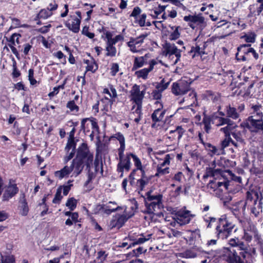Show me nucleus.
<instances>
[{
	"label": "nucleus",
	"mask_w": 263,
	"mask_h": 263,
	"mask_svg": "<svg viewBox=\"0 0 263 263\" xmlns=\"http://www.w3.org/2000/svg\"><path fill=\"white\" fill-rule=\"evenodd\" d=\"M147 36V34H141L137 37L130 38L129 41L127 43L130 50L133 53L139 52L140 51L139 48L143 43L144 39Z\"/></svg>",
	"instance_id": "obj_12"
},
{
	"label": "nucleus",
	"mask_w": 263,
	"mask_h": 263,
	"mask_svg": "<svg viewBox=\"0 0 263 263\" xmlns=\"http://www.w3.org/2000/svg\"><path fill=\"white\" fill-rule=\"evenodd\" d=\"M68 123H69V124H70L69 126L73 127L72 129L69 133V139H74V134L76 132L75 126H77V125L78 124V122H73L72 121H69Z\"/></svg>",
	"instance_id": "obj_54"
},
{
	"label": "nucleus",
	"mask_w": 263,
	"mask_h": 263,
	"mask_svg": "<svg viewBox=\"0 0 263 263\" xmlns=\"http://www.w3.org/2000/svg\"><path fill=\"white\" fill-rule=\"evenodd\" d=\"M152 97L153 99L157 100V101H159L158 100L161 99L162 92L156 88V89L154 90L152 92Z\"/></svg>",
	"instance_id": "obj_58"
},
{
	"label": "nucleus",
	"mask_w": 263,
	"mask_h": 263,
	"mask_svg": "<svg viewBox=\"0 0 263 263\" xmlns=\"http://www.w3.org/2000/svg\"><path fill=\"white\" fill-rule=\"evenodd\" d=\"M66 205L71 211H73L76 208L77 201L74 198H71L67 200Z\"/></svg>",
	"instance_id": "obj_50"
},
{
	"label": "nucleus",
	"mask_w": 263,
	"mask_h": 263,
	"mask_svg": "<svg viewBox=\"0 0 263 263\" xmlns=\"http://www.w3.org/2000/svg\"><path fill=\"white\" fill-rule=\"evenodd\" d=\"M76 143L74 142V139H68L67 143L65 147V151L67 153H69L70 149L75 151Z\"/></svg>",
	"instance_id": "obj_41"
},
{
	"label": "nucleus",
	"mask_w": 263,
	"mask_h": 263,
	"mask_svg": "<svg viewBox=\"0 0 263 263\" xmlns=\"http://www.w3.org/2000/svg\"><path fill=\"white\" fill-rule=\"evenodd\" d=\"M34 71L32 69H30L28 71V79L31 85H34L37 83L36 80L33 78Z\"/></svg>",
	"instance_id": "obj_60"
},
{
	"label": "nucleus",
	"mask_w": 263,
	"mask_h": 263,
	"mask_svg": "<svg viewBox=\"0 0 263 263\" xmlns=\"http://www.w3.org/2000/svg\"><path fill=\"white\" fill-rule=\"evenodd\" d=\"M252 109L253 111L251 116H254V119H255L256 116H257V119H260L262 118L263 114L261 105H254L252 107Z\"/></svg>",
	"instance_id": "obj_34"
},
{
	"label": "nucleus",
	"mask_w": 263,
	"mask_h": 263,
	"mask_svg": "<svg viewBox=\"0 0 263 263\" xmlns=\"http://www.w3.org/2000/svg\"><path fill=\"white\" fill-rule=\"evenodd\" d=\"M133 215L134 213H132L130 215H127L126 210H125V213L122 215L116 214L112 217L108 224L109 229L111 230L116 228L118 229H120L124 225L128 219Z\"/></svg>",
	"instance_id": "obj_7"
},
{
	"label": "nucleus",
	"mask_w": 263,
	"mask_h": 263,
	"mask_svg": "<svg viewBox=\"0 0 263 263\" xmlns=\"http://www.w3.org/2000/svg\"><path fill=\"white\" fill-rule=\"evenodd\" d=\"M222 173L221 169H214L212 167H209L206 168V175L204 176V177H207L208 176L216 177L218 175H220Z\"/></svg>",
	"instance_id": "obj_33"
},
{
	"label": "nucleus",
	"mask_w": 263,
	"mask_h": 263,
	"mask_svg": "<svg viewBox=\"0 0 263 263\" xmlns=\"http://www.w3.org/2000/svg\"><path fill=\"white\" fill-rule=\"evenodd\" d=\"M21 37V35L18 33H13L9 39H7V41L9 42L8 46L10 47L11 45L14 46L15 43L17 44L20 43L19 39Z\"/></svg>",
	"instance_id": "obj_38"
},
{
	"label": "nucleus",
	"mask_w": 263,
	"mask_h": 263,
	"mask_svg": "<svg viewBox=\"0 0 263 263\" xmlns=\"http://www.w3.org/2000/svg\"><path fill=\"white\" fill-rule=\"evenodd\" d=\"M51 14V12H50L48 9H42L37 14L36 17L37 18L45 19L50 16Z\"/></svg>",
	"instance_id": "obj_43"
},
{
	"label": "nucleus",
	"mask_w": 263,
	"mask_h": 263,
	"mask_svg": "<svg viewBox=\"0 0 263 263\" xmlns=\"http://www.w3.org/2000/svg\"><path fill=\"white\" fill-rule=\"evenodd\" d=\"M212 122V118L205 116L202 120V123L204 125V129L207 133H209L211 129V123Z\"/></svg>",
	"instance_id": "obj_32"
},
{
	"label": "nucleus",
	"mask_w": 263,
	"mask_h": 263,
	"mask_svg": "<svg viewBox=\"0 0 263 263\" xmlns=\"http://www.w3.org/2000/svg\"><path fill=\"white\" fill-rule=\"evenodd\" d=\"M185 132V130L181 126H178L175 130H171L170 134L176 133L178 137L177 138L179 140L182 137Z\"/></svg>",
	"instance_id": "obj_40"
},
{
	"label": "nucleus",
	"mask_w": 263,
	"mask_h": 263,
	"mask_svg": "<svg viewBox=\"0 0 263 263\" xmlns=\"http://www.w3.org/2000/svg\"><path fill=\"white\" fill-rule=\"evenodd\" d=\"M151 236V235H148L147 236V237H140L138 239H137L136 240V241H134L133 243H132V246H134L135 245H138V244H142V243H143L144 242H145V241L148 240L150 238Z\"/></svg>",
	"instance_id": "obj_57"
},
{
	"label": "nucleus",
	"mask_w": 263,
	"mask_h": 263,
	"mask_svg": "<svg viewBox=\"0 0 263 263\" xmlns=\"http://www.w3.org/2000/svg\"><path fill=\"white\" fill-rule=\"evenodd\" d=\"M121 209V206L117 205V203L115 201H109L106 204L98 205L96 207L97 210H102L104 213L107 215Z\"/></svg>",
	"instance_id": "obj_16"
},
{
	"label": "nucleus",
	"mask_w": 263,
	"mask_h": 263,
	"mask_svg": "<svg viewBox=\"0 0 263 263\" xmlns=\"http://www.w3.org/2000/svg\"><path fill=\"white\" fill-rule=\"evenodd\" d=\"M82 33L86 36H87L89 39H92L95 36V34L93 33H91L89 32V27L85 26L83 27Z\"/></svg>",
	"instance_id": "obj_59"
},
{
	"label": "nucleus",
	"mask_w": 263,
	"mask_h": 263,
	"mask_svg": "<svg viewBox=\"0 0 263 263\" xmlns=\"http://www.w3.org/2000/svg\"><path fill=\"white\" fill-rule=\"evenodd\" d=\"M238 221L243 230V239L248 242H251L258 233L256 228L249 219L239 218Z\"/></svg>",
	"instance_id": "obj_3"
},
{
	"label": "nucleus",
	"mask_w": 263,
	"mask_h": 263,
	"mask_svg": "<svg viewBox=\"0 0 263 263\" xmlns=\"http://www.w3.org/2000/svg\"><path fill=\"white\" fill-rule=\"evenodd\" d=\"M70 17L72 18V21L71 23L68 22H66L65 24L66 26L74 33H77L80 30V25L81 23L80 18H76V17L74 16H71Z\"/></svg>",
	"instance_id": "obj_23"
},
{
	"label": "nucleus",
	"mask_w": 263,
	"mask_h": 263,
	"mask_svg": "<svg viewBox=\"0 0 263 263\" xmlns=\"http://www.w3.org/2000/svg\"><path fill=\"white\" fill-rule=\"evenodd\" d=\"M194 217L189 211H179L176 214L175 219L179 226H183L188 224Z\"/></svg>",
	"instance_id": "obj_15"
},
{
	"label": "nucleus",
	"mask_w": 263,
	"mask_h": 263,
	"mask_svg": "<svg viewBox=\"0 0 263 263\" xmlns=\"http://www.w3.org/2000/svg\"><path fill=\"white\" fill-rule=\"evenodd\" d=\"M152 176L149 177L141 178L137 181L136 185L140 191L143 190L144 187L148 184L152 178Z\"/></svg>",
	"instance_id": "obj_31"
},
{
	"label": "nucleus",
	"mask_w": 263,
	"mask_h": 263,
	"mask_svg": "<svg viewBox=\"0 0 263 263\" xmlns=\"http://www.w3.org/2000/svg\"><path fill=\"white\" fill-rule=\"evenodd\" d=\"M18 191L16 184L9 185L5 191L3 198L4 201H7L14 196Z\"/></svg>",
	"instance_id": "obj_22"
},
{
	"label": "nucleus",
	"mask_w": 263,
	"mask_h": 263,
	"mask_svg": "<svg viewBox=\"0 0 263 263\" xmlns=\"http://www.w3.org/2000/svg\"><path fill=\"white\" fill-rule=\"evenodd\" d=\"M227 117L226 118H229V119L232 118L234 120L237 119L239 115L237 112L236 109L235 107H232L230 105L227 106L226 109Z\"/></svg>",
	"instance_id": "obj_30"
},
{
	"label": "nucleus",
	"mask_w": 263,
	"mask_h": 263,
	"mask_svg": "<svg viewBox=\"0 0 263 263\" xmlns=\"http://www.w3.org/2000/svg\"><path fill=\"white\" fill-rule=\"evenodd\" d=\"M147 54L143 57H135L134 61L132 70H136V69L142 67L145 63L146 60Z\"/></svg>",
	"instance_id": "obj_28"
},
{
	"label": "nucleus",
	"mask_w": 263,
	"mask_h": 263,
	"mask_svg": "<svg viewBox=\"0 0 263 263\" xmlns=\"http://www.w3.org/2000/svg\"><path fill=\"white\" fill-rule=\"evenodd\" d=\"M196 253L191 250H186L184 252L179 253L177 254L178 257L185 258H194L196 257Z\"/></svg>",
	"instance_id": "obj_35"
},
{
	"label": "nucleus",
	"mask_w": 263,
	"mask_h": 263,
	"mask_svg": "<svg viewBox=\"0 0 263 263\" xmlns=\"http://www.w3.org/2000/svg\"><path fill=\"white\" fill-rule=\"evenodd\" d=\"M62 198V196H61V191L59 189L56 192L55 196L52 200V202L53 203H59Z\"/></svg>",
	"instance_id": "obj_63"
},
{
	"label": "nucleus",
	"mask_w": 263,
	"mask_h": 263,
	"mask_svg": "<svg viewBox=\"0 0 263 263\" xmlns=\"http://www.w3.org/2000/svg\"><path fill=\"white\" fill-rule=\"evenodd\" d=\"M225 256L229 263H245L243 259L237 255L236 249L232 248L224 249Z\"/></svg>",
	"instance_id": "obj_14"
},
{
	"label": "nucleus",
	"mask_w": 263,
	"mask_h": 263,
	"mask_svg": "<svg viewBox=\"0 0 263 263\" xmlns=\"http://www.w3.org/2000/svg\"><path fill=\"white\" fill-rule=\"evenodd\" d=\"M82 160H79L74 158L72 162V164L70 166V168H72V171H73V175L75 176H78L82 171L84 168V163Z\"/></svg>",
	"instance_id": "obj_20"
},
{
	"label": "nucleus",
	"mask_w": 263,
	"mask_h": 263,
	"mask_svg": "<svg viewBox=\"0 0 263 263\" xmlns=\"http://www.w3.org/2000/svg\"><path fill=\"white\" fill-rule=\"evenodd\" d=\"M249 16H256L263 13V0H257L256 3L249 7Z\"/></svg>",
	"instance_id": "obj_18"
},
{
	"label": "nucleus",
	"mask_w": 263,
	"mask_h": 263,
	"mask_svg": "<svg viewBox=\"0 0 263 263\" xmlns=\"http://www.w3.org/2000/svg\"><path fill=\"white\" fill-rule=\"evenodd\" d=\"M183 19L185 22L195 23L201 30L206 26L204 18L200 15L185 16Z\"/></svg>",
	"instance_id": "obj_17"
},
{
	"label": "nucleus",
	"mask_w": 263,
	"mask_h": 263,
	"mask_svg": "<svg viewBox=\"0 0 263 263\" xmlns=\"http://www.w3.org/2000/svg\"><path fill=\"white\" fill-rule=\"evenodd\" d=\"M236 232L238 228L236 225L226 215H222L218 221V224L216 227V234L218 238L225 239L229 237L233 231Z\"/></svg>",
	"instance_id": "obj_2"
},
{
	"label": "nucleus",
	"mask_w": 263,
	"mask_h": 263,
	"mask_svg": "<svg viewBox=\"0 0 263 263\" xmlns=\"http://www.w3.org/2000/svg\"><path fill=\"white\" fill-rule=\"evenodd\" d=\"M132 96V100H133L136 104H142V100L145 93V89L140 91V86L137 84H135L130 91Z\"/></svg>",
	"instance_id": "obj_13"
},
{
	"label": "nucleus",
	"mask_w": 263,
	"mask_h": 263,
	"mask_svg": "<svg viewBox=\"0 0 263 263\" xmlns=\"http://www.w3.org/2000/svg\"><path fill=\"white\" fill-rule=\"evenodd\" d=\"M226 126L220 129V131L224 134L225 137H231L232 131L237 127V125L231 119L229 120L228 123H226Z\"/></svg>",
	"instance_id": "obj_25"
},
{
	"label": "nucleus",
	"mask_w": 263,
	"mask_h": 263,
	"mask_svg": "<svg viewBox=\"0 0 263 263\" xmlns=\"http://www.w3.org/2000/svg\"><path fill=\"white\" fill-rule=\"evenodd\" d=\"M162 167H163L161 166H157V172L155 174V176L157 177L160 175H164L169 173V167H166L164 168H163Z\"/></svg>",
	"instance_id": "obj_51"
},
{
	"label": "nucleus",
	"mask_w": 263,
	"mask_h": 263,
	"mask_svg": "<svg viewBox=\"0 0 263 263\" xmlns=\"http://www.w3.org/2000/svg\"><path fill=\"white\" fill-rule=\"evenodd\" d=\"M146 249H144L142 247H139L138 248H137L136 250H134L133 251V256H135L136 257L139 256L140 254L142 253H144L146 252Z\"/></svg>",
	"instance_id": "obj_64"
},
{
	"label": "nucleus",
	"mask_w": 263,
	"mask_h": 263,
	"mask_svg": "<svg viewBox=\"0 0 263 263\" xmlns=\"http://www.w3.org/2000/svg\"><path fill=\"white\" fill-rule=\"evenodd\" d=\"M230 143L232 144V138L231 137H225V138L221 142V150H223L225 148L228 147Z\"/></svg>",
	"instance_id": "obj_53"
},
{
	"label": "nucleus",
	"mask_w": 263,
	"mask_h": 263,
	"mask_svg": "<svg viewBox=\"0 0 263 263\" xmlns=\"http://www.w3.org/2000/svg\"><path fill=\"white\" fill-rule=\"evenodd\" d=\"M145 206L146 208V212L149 214H154L155 212L159 211L163 206L159 203L151 204L148 201L145 202Z\"/></svg>",
	"instance_id": "obj_27"
},
{
	"label": "nucleus",
	"mask_w": 263,
	"mask_h": 263,
	"mask_svg": "<svg viewBox=\"0 0 263 263\" xmlns=\"http://www.w3.org/2000/svg\"><path fill=\"white\" fill-rule=\"evenodd\" d=\"M119 70V66L117 63H112L110 68V74L115 76Z\"/></svg>",
	"instance_id": "obj_62"
},
{
	"label": "nucleus",
	"mask_w": 263,
	"mask_h": 263,
	"mask_svg": "<svg viewBox=\"0 0 263 263\" xmlns=\"http://www.w3.org/2000/svg\"><path fill=\"white\" fill-rule=\"evenodd\" d=\"M261 199L262 196L260 192L251 190L247 192L246 201H240L239 204L242 206L243 212L247 206L250 208L251 213L257 217L262 211Z\"/></svg>",
	"instance_id": "obj_1"
},
{
	"label": "nucleus",
	"mask_w": 263,
	"mask_h": 263,
	"mask_svg": "<svg viewBox=\"0 0 263 263\" xmlns=\"http://www.w3.org/2000/svg\"><path fill=\"white\" fill-rule=\"evenodd\" d=\"M237 245L236 247L237 250H241L242 252L240 253V254L245 258L246 257L245 254L247 253L248 251V246L245 245L242 241L240 240L237 241Z\"/></svg>",
	"instance_id": "obj_36"
},
{
	"label": "nucleus",
	"mask_w": 263,
	"mask_h": 263,
	"mask_svg": "<svg viewBox=\"0 0 263 263\" xmlns=\"http://www.w3.org/2000/svg\"><path fill=\"white\" fill-rule=\"evenodd\" d=\"M244 126L251 133L263 134L262 119H254V116H250L244 123Z\"/></svg>",
	"instance_id": "obj_4"
},
{
	"label": "nucleus",
	"mask_w": 263,
	"mask_h": 263,
	"mask_svg": "<svg viewBox=\"0 0 263 263\" xmlns=\"http://www.w3.org/2000/svg\"><path fill=\"white\" fill-rule=\"evenodd\" d=\"M256 36L255 33L250 32L242 36L241 38L244 39L247 43H254Z\"/></svg>",
	"instance_id": "obj_42"
},
{
	"label": "nucleus",
	"mask_w": 263,
	"mask_h": 263,
	"mask_svg": "<svg viewBox=\"0 0 263 263\" xmlns=\"http://www.w3.org/2000/svg\"><path fill=\"white\" fill-rule=\"evenodd\" d=\"M66 106L71 111L76 110V111H78L79 110V107L75 104L74 100L69 101L67 103Z\"/></svg>",
	"instance_id": "obj_56"
},
{
	"label": "nucleus",
	"mask_w": 263,
	"mask_h": 263,
	"mask_svg": "<svg viewBox=\"0 0 263 263\" xmlns=\"http://www.w3.org/2000/svg\"><path fill=\"white\" fill-rule=\"evenodd\" d=\"M136 107L134 105L133 106L132 110H133L135 107V110L133 111V114L136 116H142V104H136Z\"/></svg>",
	"instance_id": "obj_61"
},
{
	"label": "nucleus",
	"mask_w": 263,
	"mask_h": 263,
	"mask_svg": "<svg viewBox=\"0 0 263 263\" xmlns=\"http://www.w3.org/2000/svg\"><path fill=\"white\" fill-rule=\"evenodd\" d=\"M84 63L87 64L86 71L85 73L87 71H91V72L94 73L98 69V65L93 58H92L91 60H84Z\"/></svg>",
	"instance_id": "obj_29"
},
{
	"label": "nucleus",
	"mask_w": 263,
	"mask_h": 263,
	"mask_svg": "<svg viewBox=\"0 0 263 263\" xmlns=\"http://www.w3.org/2000/svg\"><path fill=\"white\" fill-rule=\"evenodd\" d=\"M106 50L107 51V53L106 54L107 56L111 57L116 56L117 49L113 45L106 43Z\"/></svg>",
	"instance_id": "obj_37"
},
{
	"label": "nucleus",
	"mask_w": 263,
	"mask_h": 263,
	"mask_svg": "<svg viewBox=\"0 0 263 263\" xmlns=\"http://www.w3.org/2000/svg\"><path fill=\"white\" fill-rule=\"evenodd\" d=\"M28 211L29 209L27 206V203L25 201H24L22 203V205L21 206L20 214L22 216H25L28 214Z\"/></svg>",
	"instance_id": "obj_52"
},
{
	"label": "nucleus",
	"mask_w": 263,
	"mask_h": 263,
	"mask_svg": "<svg viewBox=\"0 0 263 263\" xmlns=\"http://www.w3.org/2000/svg\"><path fill=\"white\" fill-rule=\"evenodd\" d=\"M87 167L88 168L87 174V179L84 185L87 186L93 179L95 178L97 174L100 173L101 175H103V165L102 163H100L98 160L96 159L94 162V166L91 167L89 164Z\"/></svg>",
	"instance_id": "obj_6"
},
{
	"label": "nucleus",
	"mask_w": 263,
	"mask_h": 263,
	"mask_svg": "<svg viewBox=\"0 0 263 263\" xmlns=\"http://www.w3.org/2000/svg\"><path fill=\"white\" fill-rule=\"evenodd\" d=\"M119 160L117 171L121 173L120 177L122 178L123 177L124 172H128L131 168L132 163L129 153H126L125 157L119 158Z\"/></svg>",
	"instance_id": "obj_10"
},
{
	"label": "nucleus",
	"mask_w": 263,
	"mask_h": 263,
	"mask_svg": "<svg viewBox=\"0 0 263 263\" xmlns=\"http://www.w3.org/2000/svg\"><path fill=\"white\" fill-rule=\"evenodd\" d=\"M232 137L235 140L232 139V144L235 147V150L232 149L233 152H236V150H238L240 145L244 144V139L242 138V134L240 132L235 131L231 133Z\"/></svg>",
	"instance_id": "obj_19"
},
{
	"label": "nucleus",
	"mask_w": 263,
	"mask_h": 263,
	"mask_svg": "<svg viewBox=\"0 0 263 263\" xmlns=\"http://www.w3.org/2000/svg\"><path fill=\"white\" fill-rule=\"evenodd\" d=\"M250 44H243L238 47L237 50L238 52H242L244 54L251 52L254 58L257 60L259 58L258 54L255 51L253 48H250Z\"/></svg>",
	"instance_id": "obj_24"
},
{
	"label": "nucleus",
	"mask_w": 263,
	"mask_h": 263,
	"mask_svg": "<svg viewBox=\"0 0 263 263\" xmlns=\"http://www.w3.org/2000/svg\"><path fill=\"white\" fill-rule=\"evenodd\" d=\"M157 64L155 60H152L149 62V66L148 68H143L140 70L137 71L135 74L138 78H141L143 79H146L147 75L149 72L153 70L154 66Z\"/></svg>",
	"instance_id": "obj_21"
},
{
	"label": "nucleus",
	"mask_w": 263,
	"mask_h": 263,
	"mask_svg": "<svg viewBox=\"0 0 263 263\" xmlns=\"http://www.w3.org/2000/svg\"><path fill=\"white\" fill-rule=\"evenodd\" d=\"M156 104L159 105V107L155 109L151 115V118L153 122L152 124V128H156L157 127V123L163 122L164 115L166 113L165 109H162L163 105L159 101H156Z\"/></svg>",
	"instance_id": "obj_9"
},
{
	"label": "nucleus",
	"mask_w": 263,
	"mask_h": 263,
	"mask_svg": "<svg viewBox=\"0 0 263 263\" xmlns=\"http://www.w3.org/2000/svg\"><path fill=\"white\" fill-rule=\"evenodd\" d=\"M254 239V242H256V245H257L260 249H263V235L258 233L256 234Z\"/></svg>",
	"instance_id": "obj_49"
},
{
	"label": "nucleus",
	"mask_w": 263,
	"mask_h": 263,
	"mask_svg": "<svg viewBox=\"0 0 263 263\" xmlns=\"http://www.w3.org/2000/svg\"><path fill=\"white\" fill-rule=\"evenodd\" d=\"M170 82H166L165 80L162 79L161 82L157 84L156 86V88L159 90L161 92H162L164 90H165L168 86H169Z\"/></svg>",
	"instance_id": "obj_39"
},
{
	"label": "nucleus",
	"mask_w": 263,
	"mask_h": 263,
	"mask_svg": "<svg viewBox=\"0 0 263 263\" xmlns=\"http://www.w3.org/2000/svg\"><path fill=\"white\" fill-rule=\"evenodd\" d=\"M213 118L218 120V122L216 124L217 126L224 125L226 123H228L229 120L230 119L229 118L219 117L218 116H215Z\"/></svg>",
	"instance_id": "obj_44"
},
{
	"label": "nucleus",
	"mask_w": 263,
	"mask_h": 263,
	"mask_svg": "<svg viewBox=\"0 0 263 263\" xmlns=\"http://www.w3.org/2000/svg\"><path fill=\"white\" fill-rule=\"evenodd\" d=\"M130 158H132L134 163L135 166L136 167V169L140 168V167L142 166V163L140 159L135 154L129 153Z\"/></svg>",
	"instance_id": "obj_47"
},
{
	"label": "nucleus",
	"mask_w": 263,
	"mask_h": 263,
	"mask_svg": "<svg viewBox=\"0 0 263 263\" xmlns=\"http://www.w3.org/2000/svg\"><path fill=\"white\" fill-rule=\"evenodd\" d=\"M71 172L72 168H70V166L66 165L61 170L55 171L54 172V176L58 179H62L64 177H68Z\"/></svg>",
	"instance_id": "obj_26"
},
{
	"label": "nucleus",
	"mask_w": 263,
	"mask_h": 263,
	"mask_svg": "<svg viewBox=\"0 0 263 263\" xmlns=\"http://www.w3.org/2000/svg\"><path fill=\"white\" fill-rule=\"evenodd\" d=\"M189 92H190L189 96L184 98L183 99V101L185 99H186V100L187 101L190 100V101L189 103L192 104L193 103H194L195 101L196 100V93L194 91L191 90V89L190 91H189Z\"/></svg>",
	"instance_id": "obj_48"
},
{
	"label": "nucleus",
	"mask_w": 263,
	"mask_h": 263,
	"mask_svg": "<svg viewBox=\"0 0 263 263\" xmlns=\"http://www.w3.org/2000/svg\"><path fill=\"white\" fill-rule=\"evenodd\" d=\"M152 191H148L146 193V199L145 201H149L152 200H155L159 198H162V195L161 194L151 195Z\"/></svg>",
	"instance_id": "obj_46"
},
{
	"label": "nucleus",
	"mask_w": 263,
	"mask_h": 263,
	"mask_svg": "<svg viewBox=\"0 0 263 263\" xmlns=\"http://www.w3.org/2000/svg\"><path fill=\"white\" fill-rule=\"evenodd\" d=\"M0 263H14V259L12 255L3 256L1 255Z\"/></svg>",
	"instance_id": "obj_45"
},
{
	"label": "nucleus",
	"mask_w": 263,
	"mask_h": 263,
	"mask_svg": "<svg viewBox=\"0 0 263 263\" xmlns=\"http://www.w3.org/2000/svg\"><path fill=\"white\" fill-rule=\"evenodd\" d=\"M163 55L168 59H171L175 55V61H173V64H176L181 58V50L178 49L174 44L166 43L163 45Z\"/></svg>",
	"instance_id": "obj_5"
},
{
	"label": "nucleus",
	"mask_w": 263,
	"mask_h": 263,
	"mask_svg": "<svg viewBox=\"0 0 263 263\" xmlns=\"http://www.w3.org/2000/svg\"><path fill=\"white\" fill-rule=\"evenodd\" d=\"M77 159L85 161L88 166L93 160V155L90 153L86 144L83 143L78 148Z\"/></svg>",
	"instance_id": "obj_8"
},
{
	"label": "nucleus",
	"mask_w": 263,
	"mask_h": 263,
	"mask_svg": "<svg viewBox=\"0 0 263 263\" xmlns=\"http://www.w3.org/2000/svg\"><path fill=\"white\" fill-rule=\"evenodd\" d=\"M179 29H180L179 26H177V27H175V29L173 31L172 33H171L170 35V40H175L180 37V33L179 32Z\"/></svg>",
	"instance_id": "obj_55"
},
{
	"label": "nucleus",
	"mask_w": 263,
	"mask_h": 263,
	"mask_svg": "<svg viewBox=\"0 0 263 263\" xmlns=\"http://www.w3.org/2000/svg\"><path fill=\"white\" fill-rule=\"evenodd\" d=\"M190 90V84L185 81L173 83L172 85V92L176 96L183 95Z\"/></svg>",
	"instance_id": "obj_11"
}]
</instances>
